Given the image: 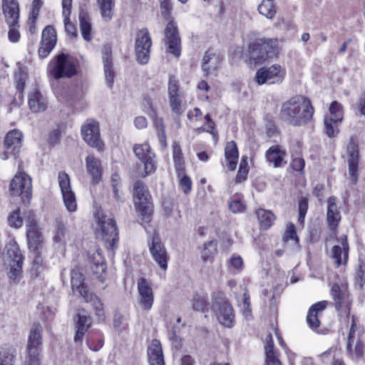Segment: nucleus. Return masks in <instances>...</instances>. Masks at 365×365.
Listing matches in <instances>:
<instances>
[{
	"label": "nucleus",
	"instance_id": "obj_1",
	"mask_svg": "<svg viewBox=\"0 0 365 365\" xmlns=\"http://www.w3.org/2000/svg\"><path fill=\"white\" fill-rule=\"evenodd\" d=\"M314 113L311 101L304 96L297 95L282 104L279 118L287 125L299 127L310 122Z\"/></svg>",
	"mask_w": 365,
	"mask_h": 365
},
{
	"label": "nucleus",
	"instance_id": "obj_2",
	"mask_svg": "<svg viewBox=\"0 0 365 365\" xmlns=\"http://www.w3.org/2000/svg\"><path fill=\"white\" fill-rule=\"evenodd\" d=\"M134 205L138 216L145 222H149L153 213L151 195L146 185L140 180L133 185Z\"/></svg>",
	"mask_w": 365,
	"mask_h": 365
},
{
	"label": "nucleus",
	"instance_id": "obj_3",
	"mask_svg": "<svg viewBox=\"0 0 365 365\" xmlns=\"http://www.w3.org/2000/svg\"><path fill=\"white\" fill-rule=\"evenodd\" d=\"M83 281L84 278L81 272L76 269L71 270V284L73 292L78 293L86 302L91 303L98 320L103 321L105 319L103 304L96 294L90 293L86 289Z\"/></svg>",
	"mask_w": 365,
	"mask_h": 365
},
{
	"label": "nucleus",
	"instance_id": "obj_4",
	"mask_svg": "<svg viewBox=\"0 0 365 365\" xmlns=\"http://www.w3.org/2000/svg\"><path fill=\"white\" fill-rule=\"evenodd\" d=\"M212 309L220 324L227 328L234 326V310L223 292H213L212 295Z\"/></svg>",
	"mask_w": 365,
	"mask_h": 365
},
{
	"label": "nucleus",
	"instance_id": "obj_5",
	"mask_svg": "<svg viewBox=\"0 0 365 365\" xmlns=\"http://www.w3.org/2000/svg\"><path fill=\"white\" fill-rule=\"evenodd\" d=\"M250 58L255 63H260L277 56L278 51L276 41L259 38L249 45Z\"/></svg>",
	"mask_w": 365,
	"mask_h": 365
},
{
	"label": "nucleus",
	"instance_id": "obj_6",
	"mask_svg": "<svg viewBox=\"0 0 365 365\" xmlns=\"http://www.w3.org/2000/svg\"><path fill=\"white\" fill-rule=\"evenodd\" d=\"M6 252L9 258V277L11 280L16 283L21 277L24 257L14 240H11L7 244Z\"/></svg>",
	"mask_w": 365,
	"mask_h": 365
},
{
	"label": "nucleus",
	"instance_id": "obj_7",
	"mask_svg": "<svg viewBox=\"0 0 365 365\" xmlns=\"http://www.w3.org/2000/svg\"><path fill=\"white\" fill-rule=\"evenodd\" d=\"M48 71L55 79L71 78L76 73V66L64 53L57 56L48 64Z\"/></svg>",
	"mask_w": 365,
	"mask_h": 365
},
{
	"label": "nucleus",
	"instance_id": "obj_8",
	"mask_svg": "<svg viewBox=\"0 0 365 365\" xmlns=\"http://www.w3.org/2000/svg\"><path fill=\"white\" fill-rule=\"evenodd\" d=\"M10 192L19 196L24 203L29 202L32 196L31 178L24 172L19 170L10 183Z\"/></svg>",
	"mask_w": 365,
	"mask_h": 365
},
{
	"label": "nucleus",
	"instance_id": "obj_9",
	"mask_svg": "<svg viewBox=\"0 0 365 365\" xmlns=\"http://www.w3.org/2000/svg\"><path fill=\"white\" fill-rule=\"evenodd\" d=\"M98 224L104 238L106 247L108 250H114L118 242V230L115 220L107 216H98Z\"/></svg>",
	"mask_w": 365,
	"mask_h": 365
},
{
	"label": "nucleus",
	"instance_id": "obj_10",
	"mask_svg": "<svg viewBox=\"0 0 365 365\" xmlns=\"http://www.w3.org/2000/svg\"><path fill=\"white\" fill-rule=\"evenodd\" d=\"M152 40L146 28L139 30L136 34L135 53L137 61L141 65L148 63L150 54Z\"/></svg>",
	"mask_w": 365,
	"mask_h": 365
},
{
	"label": "nucleus",
	"instance_id": "obj_11",
	"mask_svg": "<svg viewBox=\"0 0 365 365\" xmlns=\"http://www.w3.org/2000/svg\"><path fill=\"white\" fill-rule=\"evenodd\" d=\"M43 328L39 323H35L30 331L28 341L29 361L24 365H38L39 352L41 347V332Z\"/></svg>",
	"mask_w": 365,
	"mask_h": 365
},
{
	"label": "nucleus",
	"instance_id": "obj_12",
	"mask_svg": "<svg viewBox=\"0 0 365 365\" xmlns=\"http://www.w3.org/2000/svg\"><path fill=\"white\" fill-rule=\"evenodd\" d=\"M23 133L18 129L9 131L4 141L5 150L0 153L2 160H7L10 156L17 158L23 142Z\"/></svg>",
	"mask_w": 365,
	"mask_h": 365
},
{
	"label": "nucleus",
	"instance_id": "obj_13",
	"mask_svg": "<svg viewBox=\"0 0 365 365\" xmlns=\"http://www.w3.org/2000/svg\"><path fill=\"white\" fill-rule=\"evenodd\" d=\"M363 330L357 326L354 316L351 317V325L348 335L346 349L348 352L356 360H359L364 355V348L361 340Z\"/></svg>",
	"mask_w": 365,
	"mask_h": 365
},
{
	"label": "nucleus",
	"instance_id": "obj_14",
	"mask_svg": "<svg viewBox=\"0 0 365 365\" xmlns=\"http://www.w3.org/2000/svg\"><path fill=\"white\" fill-rule=\"evenodd\" d=\"M81 134L83 140L91 147L96 148L98 152L103 150V143L101 138L99 123L93 120L88 119L81 128Z\"/></svg>",
	"mask_w": 365,
	"mask_h": 365
},
{
	"label": "nucleus",
	"instance_id": "obj_15",
	"mask_svg": "<svg viewBox=\"0 0 365 365\" xmlns=\"http://www.w3.org/2000/svg\"><path fill=\"white\" fill-rule=\"evenodd\" d=\"M133 151L144 165V172L140 173V176L144 178L155 171L157 168L155 155L152 152L148 143L134 146Z\"/></svg>",
	"mask_w": 365,
	"mask_h": 365
},
{
	"label": "nucleus",
	"instance_id": "obj_16",
	"mask_svg": "<svg viewBox=\"0 0 365 365\" xmlns=\"http://www.w3.org/2000/svg\"><path fill=\"white\" fill-rule=\"evenodd\" d=\"M58 182L66 210L70 212H75L77 210V202L75 193L71 189L69 175L63 171L59 172Z\"/></svg>",
	"mask_w": 365,
	"mask_h": 365
},
{
	"label": "nucleus",
	"instance_id": "obj_17",
	"mask_svg": "<svg viewBox=\"0 0 365 365\" xmlns=\"http://www.w3.org/2000/svg\"><path fill=\"white\" fill-rule=\"evenodd\" d=\"M285 74L286 71L281 66L274 64L259 69L256 73V80L259 85L279 83L284 80Z\"/></svg>",
	"mask_w": 365,
	"mask_h": 365
},
{
	"label": "nucleus",
	"instance_id": "obj_18",
	"mask_svg": "<svg viewBox=\"0 0 365 365\" xmlns=\"http://www.w3.org/2000/svg\"><path fill=\"white\" fill-rule=\"evenodd\" d=\"M165 43L168 46L167 51L175 57L181 53V39L176 24L170 21L167 24L165 31Z\"/></svg>",
	"mask_w": 365,
	"mask_h": 365
},
{
	"label": "nucleus",
	"instance_id": "obj_19",
	"mask_svg": "<svg viewBox=\"0 0 365 365\" xmlns=\"http://www.w3.org/2000/svg\"><path fill=\"white\" fill-rule=\"evenodd\" d=\"M331 294L335 303L337 311L349 316L351 310V299L349 291L346 287H341L334 284L331 289Z\"/></svg>",
	"mask_w": 365,
	"mask_h": 365
},
{
	"label": "nucleus",
	"instance_id": "obj_20",
	"mask_svg": "<svg viewBox=\"0 0 365 365\" xmlns=\"http://www.w3.org/2000/svg\"><path fill=\"white\" fill-rule=\"evenodd\" d=\"M148 247L155 262L163 270H166L169 256L157 233L153 235L151 241L148 242Z\"/></svg>",
	"mask_w": 365,
	"mask_h": 365
},
{
	"label": "nucleus",
	"instance_id": "obj_21",
	"mask_svg": "<svg viewBox=\"0 0 365 365\" xmlns=\"http://www.w3.org/2000/svg\"><path fill=\"white\" fill-rule=\"evenodd\" d=\"M359 145L357 142L351 138L349 145L347 146L348 155V167L349 174L352 182L356 184L358 180V166H359Z\"/></svg>",
	"mask_w": 365,
	"mask_h": 365
},
{
	"label": "nucleus",
	"instance_id": "obj_22",
	"mask_svg": "<svg viewBox=\"0 0 365 365\" xmlns=\"http://www.w3.org/2000/svg\"><path fill=\"white\" fill-rule=\"evenodd\" d=\"M138 291L140 296L139 303L143 309L150 311L154 302V295L152 287L145 278L140 277L138 280Z\"/></svg>",
	"mask_w": 365,
	"mask_h": 365
},
{
	"label": "nucleus",
	"instance_id": "obj_23",
	"mask_svg": "<svg viewBox=\"0 0 365 365\" xmlns=\"http://www.w3.org/2000/svg\"><path fill=\"white\" fill-rule=\"evenodd\" d=\"M56 43V31L53 26H47L42 31L41 41L38 48L40 58H44L48 56Z\"/></svg>",
	"mask_w": 365,
	"mask_h": 365
},
{
	"label": "nucleus",
	"instance_id": "obj_24",
	"mask_svg": "<svg viewBox=\"0 0 365 365\" xmlns=\"http://www.w3.org/2000/svg\"><path fill=\"white\" fill-rule=\"evenodd\" d=\"M86 168L94 184L98 183L102 178L103 166L100 158L93 154H88L85 158Z\"/></svg>",
	"mask_w": 365,
	"mask_h": 365
},
{
	"label": "nucleus",
	"instance_id": "obj_25",
	"mask_svg": "<svg viewBox=\"0 0 365 365\" xmlns=\"http://www.w3.org/2000/svg\"><path fill=\"white\" fill-rule=\"evenodd\" d=\"M2 11L8 26L17 25L19 19V5L17 0H2Z\"/></svg>",
	"mask_w": 365,
	"mask_h": 365
},
{
	"label": "nucleus",
	"instance_id": "obj_26",
	"mask_svg": "<svg viewBox=\"0 0 365 365\" xmlns=\"http://www.w3.org/2000/svg\"><path fill=\"white\" fill-rule=\"evenodd\" d=\"M328 302L327 301H321L313 304L309 309L307 317V322L309 327L318 331L320 326L319 317L323 311L327 308Z\"/></svg>",
	"mask_w": 365,
	"mask_h": 365
},
{
	"label": "nucleus",
	"instance_id": "obj_27",
	"mask_svg": "<svg viewBox=\"0 0 365 365\" xmlns=\"http://www.w3.org/2000/svg\"><path fill=\"white\" fill-rule=\"evenodd\" d=\"M103 62L106 83L110 88H112L114 83L115 71L113 64L112 51L108 45L104 46Z\"/></svg>",
	"mask_w": 365,
	"mask_h": 365
},
{
	"label": "nucleus",
	"instance_id": "obj_28",
	"mask_svg": "<svg viewBox=\"0 0 365 365\" xmlns=\"http://www.w3.org/2000/svg\"><path fill=\"white\" fill-rule=\"evenodd\" d=\"M28 103L34 113L43 112L47 108V101L37 88H34L29 92Z\"/></svg>",
	"mask_w": 365,
	"mask_h": 365
},
{
	"label": "nucleus",
	"instance_id": "obj_29",
	"mask_svg": "<svg viewBox=\"0 0 365 365\" xmlns=\"http://www.w3.org/2000/svg\"><path fill=\"white\" fill-rule=\"evenodd\" d=\"M26 237L28 240L29 248L31 252H36L42 250L43 238L37 225H28V227H26Z\"/></svg>",
	"mask_w": 365,
	"mask_h": 365
},
{
	"label": "nucleus",
	"instance_id": "obj_30",
	"mask_svg": "<svg viewBox=\"0 0 365 365\" xmlns=\"http://www.w3.org/2000/svg\"><path fill=\"white\" fill-rule=\"evenodd\" d=\"M76 317L74 341L81 344L85 334L91 327V319L88 316L81 315V314H78Z\"/></svg>",
	"mask_w": 365,
	"mask_h": 365
},
{
	"label": "nucleus",
	"instance_id": "obj_31",
	"mask_svg": "<svg viewBox=\"0 0 365 365\" xmlns=\"http://www.w3.org/2000/svg\"><path fill=\"white\" fill-rule=\"evenodd\" d=\"M341 220V215L336 205V198L330 197L327 200V220L329 227L334 230Z\"/></svg>",
	"mask_w": 365,
	"mask_h": 365
},
{
	"label": "nucleus",
	"instance_id": "obj_32",
	"mask_svg": "<svg viewBox=\"0 0 365 365\" xmlns=\"http://www.w3.org/2000/svg\"><path fill=\"white\" fill-rule=\"evenodd\" d=\"M286 152L279 145L270 147L265 154L267 162L272 164L274 168H279L286 163L284 160Z\"/></svg>",
	"mask_w": 365,
	"mask_h": 365
},
{
	"label": "nucleus",
	"instance_id": "obj_33",
	"mask_svg": "<svg viewBox=\"0 0 365 365\" xmlns=\"http://www.w3.org/2000/svg\"><path fill=\"white\" fill-rule=\"evenodd\" d=\"M341 246L334 245L332 248V257L335 260L337 267L342 263H346L348 259L349 245L346 236L341 237Z\"/></svg>",
	"mask_w": 365,
	"mask_h": 365
},
{
	"label": "nucleus",
	"instance_id": "obj_34",
	"mask_svg": "<svg viewBox=\"0 0 365 365\" xmlns=\"http://www.w3.org/2000/svg\"><path fill=\"white\" fill-rule=\"evenodd\" d=\"M225 157L228 170L230 171L235 170L239 159V151L235 141L231 140L226 144Z\"/></svg>",
	"mask_w": 365,
	"mask_h": 365
},
{
	"label": "nucleus",
	"instance_id": "obj_35",
	"mask_svg": "<svg viewBox=\"0 0 365 365\" xmlns=\"http://www.w3.org/2000/svg\"><path fill=\"white\" fill-rule=\"evenodd\" d=\"M150 365H165L160 341L153 339L148 349Z\"/></svg>",
	"mask_w": 365,
	"mask_h": 365
},
{
	"label": "nucleus",
	"instance_id": "obj_36",
	"mask_svg": "<svg viewBox=\"0 0 365 365\" xmlns=\"http://www.w3.org/2000/svg\"><path fill=\"white\" fill-rule=\"evenodd\" d=\"M62 6H63V15L64 16V26L65 31L71 36L76 37L77 36V30L74 24H73L69 19V16L71 14V6H72V0H63L62 1Z\"/></svg>",
	"mask_w": 365,
	"mask_h": 365
},
{
	"label": "nucleus",
	"instance_id": "obj_37",
	"mask_svg": "<svg viewBox=\"0 0 365 365\" xmlns=\"http://www.w3.org/2000/svg\"><path fill=\"white\" fill-rule=\"evenodd\" d=\"M172 148L175 172L178 175V177H180V175L183 174L185 171L183 154L181 150V147L178 143H173Z\"/></svg>",
	"mask_w": 365,
	"mask_h": 365
},
{
	"label": "nucleus",
	"instance_id": "obj_38",
	"mask_svg": "<svg viewBox=\"0 0 365 365\" xmlns=\"http://www.w3.org/2000/svg\"><path fill=\"white\" fill-rule=\"evenodd\" d=\"M220 64V57L215 54L205 52L202 63V68L206 75L215 71Z\"/></svg>",
	"mask_w": 365,
	"mask_h": 365
},
{
	"label": "nucleus",
	"instance_id": "obj_39",
	"mask_svg": "<svg viewBox=\"0 0 365 365\" xmlns=\"http://www.w3.org/2000/svg\"><path fill=\"white\" fill-rule=\"evenodd\" d=\"M79 22L81 34L84 40L90 41L92 39L91 23L87 11L81 10L79 13Z\"/></svg>",
	"mask_w": 365,
	"mask_h": 365
},
{
	"label": "nucleus",
	"instance_id": "obj_40",
	"mask_svg": "<svg viewBox=\"0 0 365 365\" xmlns=\"http://www.w3.org/2000/svg\"><path fill=\"white\" fill-rule=\"evenodd\" d=\"M259 13L268 19H272L277 14V6L274 0H263L258 5Z\"/></svg>",
	"mask_w": 365,
	"mask_h": 365
},
{
	"label": "nucleus",
	"instance_id": "obj_41",
	"mask_svg": "<svg viewBox=\"0 0 365 365\" xmlns=\"http://www.w3.org/2000/svg\"><path fill=\"white\" fill-rule=\"evenodd\" d=\"M256 215L261 225L264 229L269 228L275 220L274 215L272 212L264 209L256 210Z\"/></svg>",
	"mask_w": 365,
	"mask_h": 365
},
{
	"label": "nucleus",
	"instance_id": "obj_42",
	"mask_svg": "<svg viewBox=\"0 0 365 365\" xmlns=\"http://www.w3.org/2000/svg\"><path fill=\"white\" fill-rule=\"evenodd\" d=\"M341 121H336L334 119L328 118L327 115L324 117V131L329 138H334L339 132V126Z\"/></svg>",
	"mask_w": 365,
	"mask_h": 365
},
{
	"label": "nucleus",
	"instance_id": "obj_43",
	"mask_svg": "<svg viewBox=\"0 0 365 365\" xmlns=\"http://www.w3.org/2000/svg\"><path fill=\"white\" fill-rule=\"evenodd\" d=\"M101 9L102 18L106 21H110L112 18V9L114 5V0H97Z\"/></svg>",
	"mask_w": 365,
	"mask_h": 365
},
{
	"label": "nucleus",
	"instance_id": "obj_44",
	"mask_svg": "<svg viewBox=\"0 0 365 365\" xmlns=\"http://www.w3.org/2000/svg\"><path fill=\"white\" fill-rule=\"evenodd\" d=\"M192 309L197 312H206L208 311L209 303L205 296L194 294L192 300Z\"/></svg>",
	"mask_w": 365,
	"mask_h": 365
},
{
	"label": "nucleus",
	"instance_id": "obj_45",
	"mask_svg": "<svg viewBox=\"0 0 365 365\" xmlns=\"http://www.w3.org/2000/svg\"><path fill=\"white\" fill-rule=\"evenodd\" d=\"M35 255L34 259L32 263L31 273L34 277H38L41 273L43 271V258L41 256V250L33 252Z\"/></svg>",
	"mask_w": 365,
	"mask_h": 365
},
{
	"label": "nucleus",
	"instance_id": "obj_46",
	"mask_svg": "<svg viewBox=\"0 0 365 365\" xmlns=\"http://www.w3.org/2000/svg\"><path fill=\"white\" fill-rule=\"evenodd\" d=\"M182 94V93L168 96L169 104L171 110L178 116L180 115L184 111L181 102Z\"/></svg>",
	"mask_w": 365,
	"mask_h": 365
},
{
	"label": "nucleus",
	"instance_id": "obj_47",
	"mask_svg": "<svg viewBox=\"0 0 365 365\" xmlns=\"http://www.w3.org/2000/svg\"><path fill=\"white\" fill-rule=\"evenodd\" d=\"M344 116L343 107L337 101H333L329 107V115L328 118L336 121H342Z\"/></svg>",
	"mask_w": 365,
	"mask_h": 365
},
{
	"label": "nucleus",
	"instance_id": "obj_48",
	"mask_svg": "<svg viewBox=\"0 0 365 365\" xmlns=\"http://www.w3.org/2000/svg\"><path fill=\"white\" fill-rule=\"evenodd\" d=\"M217 252V245L214 241H208L204 244L201 252V257L203 262H206L212 257Z\"/></svg>",
	"mask_w": 365,
	"mask_h": 365
},
{
	"label": "nucleus",
	"instance_id": "obj_49",
	"mask_svg": "<svg viewBox=\"0 0 365 365\" xmlns=\"http://www.w3.org/2000/svg\"><path fill=\"white\" fill-rule=\"evenodd\" d=\"M248 171L247 157L244 155L242 156L240 163L239 170L236 176V181L237 182H240L245 180L247 178Z\"/></svg>",
	"mask_w": 365,
	"mask_h": 365
},
{
	"label": "nucleus",
	"instance_id": "obj_50",
	"mask_svg": "<svg viewBox=\"0 0 365 365\" xmlns=\"http://www.w3.org/2000/svg\"><path fill=\"white\" fill-rule=\"evenodd\" d=\"M284 239L286 242L293 240L295 245H298L299 242V237L297 235L296 227L293 223H289L284 232Z\"/></svg>",
	"mask_w": 365,
	"mask_h": 365
},
{
	"label": "nucleus",
	"instance_id": "obj_51",
	"mask_svg": "<svg viewBox=\"0 0 365 365\" xmlns=\"http://www.w3.org/2000/svg\"><path fill=\"white\" fill-rule=\"evenodd\" d=\"M9 224L14 228H19L23 225V219L21 217L19 208L13 211L8 217Z\"/></svg>",
	"mask_w": 365,
	"mask_h": 365
},
{
	"label": "nucleus",
	"instance_id": "obj_52",
	"mask_svg": "<svg viewBox=\"0 0 365 365\" xmlns=\"http://www.w3.org/2000/svg\"><path fill=\"white\" fill-rule=\"evenodd\" d=\"M14 355L7 349L0 350V365H14Z\"/></svg>",
	"mask_w": 365,
	"mask_h": 365
},
{
	"label": "nucleus",
	"instance_id": "obj_53",
	"mask_svg": "<svg viewBox=\"0 0 365 365\" xmlns=\"http://www.w3.org/2000/svg\"><path fill=\"white\" fill-rule=\"evenodd\" d=\"M179 178V185L185 194H188L192 189V181L189 176L184 173Z\"/></svg>",
	"mask_w": 365,
	"mask_h": 365
},
{
	"label": "nucleus",
	"instance_id": "obj_54",
	"mask_svg": "<svg viewBox=\"0 0 365 365\" xmlns=\"http://www.w3.org/2000/svg\"><path fill=\"white\" fill-rule=\"evenodd\" d=\"M42 6V1L41 0H34L32 2L31 10L29 15V20L32 23L36 22L39 11Z\"/></svg>",
	"mask_w": 365,
	"mask_h": 365
},
{
	"label": "nucleus",
	"instance_id": "obj_55",
	"mask_svg": "<svg viewBox=\"0 0 365 365\" xmlns=\"http://www.w3.org/2000/svg\"><path fill=\"white\" fill-rule=\"evenodd\" d=\"M264 349L266 357L278 354V352L274 349L273 338L271 334H267L266 336Z\"/></svg>",
	"mask_w": 365,
	"mask_h": 365
},
{
	"label": "nucleus",
	"instance_id": "obj_56",
	"mask_svg": "<svg viewBox=\"0 0 365 365\" xmlns=\"http://www.w3.org/2000/svg\"><path fill=\"white\" fill-rule=\"evenodd\" d=\"M355 286L359 290H361L365 285V269H362L360 267L359 269L356 272L354 277Z\"/></svg>",
	"mask_w": 365,
	"mask_h": 365
},
{
	"label": "nucleus",
	"instance_id": "obj_57",
	"mask_svg": "<svg viewBox=\"0 0 365 365\" xmlns=\"http://www.w3.org/2000/svg\"><path fill=\"white\" fill-rule=\"evenodd\" d=\"M182 93L180 91L178 81L175 76H170L168 82V96Z\"/></svg>",
	"mask_w": 365,
	"mask_h": 365
},
{
	"label": "nucleus",
	"instance_id": "obj_58",
	"mask_svg": "<svg viewBox=\"0 0 365 365\" xmlns=\"http://www.w3.org/2000/svg\"><path fill=\"white\" fill-rule=\"evenodd\" d=\"M66 233V226L61 221L56 222V229L53 240L56 242H61Z\"/></svg>",
	"mask_w": 365,
	"mask_h": 365
},
{
	"label": "nucleus",
	"instance_id": "obj_59",
	"mask_svg": "<svg viewBox=\"0 0 365 365\" xmlns=\"http://www.w3.org/2000/svg\"><path fill=\"white\" fill-rule=\"evenodd\" d=\"M229 209L233 213L242 212L245 210V205L240 200H233L229 204Z\"/></svg>",
	"mask_w": 365,
	"mask_h": 365
},
{
	"label": "nucleus",
	"instance_id": "obj_60",
	"mask_svg": "<svg viewBox=\"0 0 365 365\" xmlns=\"http://www.w3.org/2000/svg\"><path fill=\"white\" fill-rule=\"evenodd\" d=\"M17 25H11L9 26V30L8 32V37L11 42L16 43L19 41L20 38V33L17 28Z\"/></svg>",
	"mask_w": 365,
	"mask_h": 365
},
{
	"label": "nucleus",
	"instance_id": "obj_61",
	"mask_svg": "<svg viewBox=\"0 0 365 365\" xmlns=\"http://www.w3.org/2000/svg\"><path fill=\"white\" fill-rule=\"evenodd\" d=\"M305 162L302 158L297 157L293 159L292 163V168L297 172L302 173L304 168Z\"/></svg>",
	"mask_w": 365,
	"mask_h": 365
},
{
	"label": "nucleus",
	"instance_id": "obj_62",
	"mask_svg": "<svg viewBox=\"0 0 365 365\" xmlns=\"http://www.w3.org/2000/svg\"><path fill=\"white\" fill-rule=\"evenodd\" d=\"M242 303L244 314L246 316L250 314L252 311L250 307V297L247 291H245L243 294Z\"/></svg>",
	"mask_w": 365,
	"mask_h": 365
},
{
	"label": "nucleus",
	"instance_id": "obj_63",
	"mask_svg": "<svg viewBox=\"0 0 365 365\" xmlns=\"http://www.w3.org/2000/svg\"><path fill=\"white\" fill-rule=\"evenodd\" d=\"M61 137V131L59 129L52 130L48 136V143L51 145H55L58 143Z\"/></svg>",
	"mask_w": 365,
	"mask_h": 365
},
{
	"label": "nucleus",
	"instance_id": "obj_64",
	"mask_svg": "<svg viewBox=\"0 0 365 365\" xmlns=\"http://www.w3.org/2000/svg\"><path fill=\"white\" fill-rule=\"evenodd\" d=\"M161 9V13L163 16H168L170 12V4L169 0H159Z\"/></svg>",
	"mask_w": 365,
	"mask_h": 365
}]
</instances>
